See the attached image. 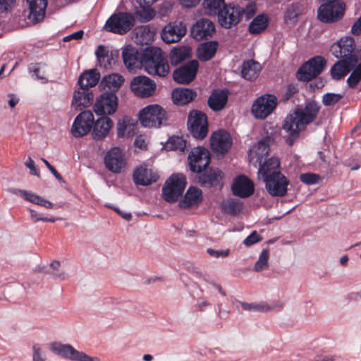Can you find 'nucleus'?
I'll return each mask as SVG.
<instances>
[{"mask_svg": "<svg viewBox=\"0 0 361 361\" xmlns=\"http://www.w3.org/2000/svg\"><path fill=\"white\" fill-rule=\"evenodd\" d=\"M122 56L128 70L144 67L149 75L163 78L169 73L168 61L160 48L147 47L140 52L130 47L123 51Z\"/></svg>", "mask_w": 361, "mask_h": 361, "instance_id": "1", "label": "nucleus"}, {"mask_svg": "<svg viewBox=\"0 0 361 361\" xmlns=\"http://www.w3.org/2000/svg\"><path fill=\"white\" fill-rule=\"evenodd\" d=\"M320 106L314 102H308L303 109L297 108L289 114L283 123V129L287 133L286 143L292 146L300 137V133L317 118Z\"/></svg>", "mask_w": 361, "mask_h": 361, "instance_id": "2", "label": "nucleus"}, {"mask_svg": "<svg viewBox=\"0 0 361 361\" xmlns=\"http://www.w3.org/2000/svg\"><path fill=\"white\" fill-rule=\"evenodd\" d=\"M139 119L144 127L159 128L167 121L166 111L159 105H149L140 111Z\"/></svg>", "mask_w": 361, "mask_h": 361, "instance_id": "3", "label": "nucleus"}, {"mask_svg": "<svg viewBox=\"0 0 361 361\" xmlns=\"http://www.w3.org/2000/svg\"><path fill=\"white\" fill-rule=\"evenodd\" d=\"M317 18L322 23H330L339 20L344 14L345 8L339 0L321 1Z\"/></svg>", "mask_w": 361, "mask_h": 361, "instance_id": "4", "label": "nucleus"}, {"mask_svg": "<svg viewBox=\"0 0 361 361\" xmlns=\"http://www.w3.org/2000/svg\"><path fill=\"white\" fill-rule=\"evenodd\" d=\"M187 184L183 174H173L165 182L162 188V197L168 202H175L182 195Z\"/></svg>", "mask_w": 361, "mask_h": 361, "instance_id": "5", "label": "nucleus"}, {"mask_svg": "<svg viewBox=\"0 0 361 361\" xmlns=\"http://www.w3.org/2000/svg\"><path fill=\"white\" fill-rule=\"evenodd\" d=\"M326 63L325 59L321 56L310 59L298 70L296 73L298 80L303 82L312 80L322 73Z\"/></svg>", "mask_w": 361, "mask_h": 361, "instance_id": "6", "label": "nucleus"}, {"mask_svg": "<svg viewBox=\"0 0 361 361\" xmlns=\"http://www.w3.org/2000/svg\"><path fill=\"white\" fill-rule=\"evenodd\" d=\"M188 127L195 139L203 140L209 131L207 115L202 111L192 110L188 118Z\"/></svg>", "mask_w": 361, "mask_h": 361, "instance_id": "7", "label": "nucleus"}, {"mask_svg": "<svg viewBox=\"0 0 361 361\" xmlns=\"http://www.w3.org/2000/svg\"><path fill=\"white\" fill-rule=\"evenodd\" d=\"M265 188L273 197H283L287 194L289 180L281 172H273L263 177Z\"/></svg>", "mask_w": 361, "mask_h": 361, "instance_id": "8", "label": "nucleus"}, {"mask_svg": "<svg viewBox=\"0 0 361 361\" xmlns=\"http://www.w3.org/2000/svg\"><path fill=\"white\" fill-rule=\"evenodd\" d=\"M133 25L134 18L128 13L113 14L105 24L106 30L119 35L126 34Z\"/></svg>", "mask_w": 361, "mask_h": 361, "instance_id": "9", "label": "nucleus"}, {"mask_svg": "<svg viewBox=\"0 0 361 361\" xmlns=\"http://www.w3.org/2000/svg\"><path fill=\"white\" fill-rule=\"evenodd\" d=\"M118 105V99L116 94L105 90L97 99L94 111L97 115L100 116L111 115L117 110Z\"/></svg>", "mask_w": 361, "mask_h": 361, "instance_id": "10", "label": "nucleus"}, {"mask_svg": "<svg viewBox=\"0 0 361 361\" xmlns=\"http://www.w3.org/2000/svg\"><path fill=\"white\" fill-rule=\"evenodd\" d=\"M276 106L277 98L274 95H262L252 104V113L255 118L264 119L274 111Z\"/></svg>", "mask_w": 361, "mask_h": 361, "instance_id": "11", "label": "nucleus"}, {"mask_svg": "<svg viewBox=\"0 0 361 361\" xmlns=\"http://www.w3.org/2000/svg\"><path fill=\"white\" fill-rule=\"evenodd\" d=\"M190 169L194 173H201L211 161L210 154L204 147L193 148L188 155Z\"/></svg>", "mask_w": 361, "mask_h": 361, "instance_id": "12", "label": "nucleus"}, {"mask_svg": "<svg viewBox=\"0 0 361 361\" xmlns=\"http://www.w3.org/2000/svg\"><path fill=\"white\" fill-rule=\"evenodd\" d=\"M51 350L62 357L75 361H100L97 357H90L83 352L75 349L72 345L54 343L51 345Z\"/></svg>", "mask_w": 361, "mask_h": 361, "instance_id": "13", "label": "nucleus"}, {"mask_svg": "<svg viewBox=\"0 0 361 361\" xmlns=\"http://www.w3.org/2000/svg\"><path fill=\"white\" fill-rule=\"evenodd\" d=\"M94 124V115L90 111H83L78 114L72 125L71 133L75 137L88 134Z\"/></svg>", "mask_w": 361, "mask_h": 361, "instance_id": "14", "label": "nucleus"}, {"mask_svg": "<svg viewBox=\"0 0 361 361\" xmlns=\"http://www.w3.org/2000/svg\"><path fill=\"white\" fill-rule=\"evenodd\" d=\"M130 90L137 97L147 98L151 97L156 90L154 80L145 75H138L131 80Z\"/></svg>", "mask_w": 361, "mask_h": 361, "instance_id": "15", "label": "nucleus"}, {"mask_svg": "<svg viewBox=\"0 0 361 361\" xmlns=\"http://www.w3.org/2000/svg\"><path fill=\"white\" fill-rule=\"evenodd\" d=\"M219 25L226 29L236 25L240 20V6L226 5L217 15Z\"/></svg>", "mask_w": 361, "mask_h": 361, "instance_id": "16", "label": "nucleus"}, {"mask_svg": "<svg viewBox=\"0 0 361 361\" xmlns=\"http://www.w3.org/2000/svg\"><path fill=\"white\" fill-rule=\"evenodd\" d=\"M199 68L197 60H192L176 69L173 73V80L178 83L188 84L196 77Z\"/></svg>", "mask_w": 361, "mask_h": 361, "instance_id": "17", "label": "nucleus"}, {"mask_svg": "<svg viewBox=\"0 0 361 361\" xmlns=\"http://www.w3.org/2000/svg\"><path fill=\"white\" fill-rule=\"evenodd\" d=\"M355 48V45L353 38L347 37L341 38L338 42L332 44L330 51L335 57L343 59L351 56H357L354 53Z\"/></svg>", "mask_w": 361, "mask_h": 361, "instance_id": "18", "label": "nucleus"}, {"mask_svg": "<svg viewBox=\"0 0 361 361\" xmlns=\"http://www.w3.org/2000/svg\"><path fill=\"white\" fill-rule=\"evenodd\" d=\"M106 168L115 173H121L126 166L124 154L118 147L111 149L104 157Z\"/></svg>", "mask_w": 361, "mask_h": 361, "instance_id": "19", "label": "nucleus"}, {"mask_svg": "<svg viewBox=\"0 0 361 361\" xmlns=\"http://www.w3.org/2000/svg\"><path fill=\"white\" fill-rule=\"evenodd\" d=\"M159 176L152 169H149L145 164L137 166L133 171V178L136 185H149L157 181Z\"/></svg>", "mask_w": 361, "mask_h": 361, "instance_id": "20", "label": "nucleus"}, {"mask_svg": "<svg viewBox=\"0 0 361 361\" xmlns=\"http://www.w3.org/2000/svg\"><path fill=\"white\" fill-rule=\"evenodd\" d=\"M215 31V25L212 21L202 18L198 20L192 27L191 35L195 39L200 41L211 38Z\"/></svg>", "mask_w": 361, "mask_h": 361, "instance_id": "21", "label": "nucleus"}, {"mask_svg": "<svg viewBox=\"0 0 361 361\" xmlns=\"http://www.w3.org/2000/svg\"><path fill=\"white\" fill-rule=\"evenodd\" d=\"M210 141L212 149L221 154L227 153L232 145L230 134L224 130L213 133Z\"/></svg>", "mask_w": 361, "mask_h": 361, "instance_id": "22", "label": "nucleus"}, {"mask_svg": "<svg viewBox=\"0 0 361 361\" xmlns=\"http://www.w3.org/2000/svg\"><path fill=\"white\" fill-rule=\"evenodd\" d=\"M186 33V27L181 22L170 23L161 32V38L167 44L179 42Z\"/></svg>", "mask_w": 361, "mask_h": 361, "instance_id": "23", "label": "nucleus"}, {"mask_svg": "<svg viewBox=\"0 0 361 361\" xmlns=\"http://www.w3.org/2000/svg\"><path fill=\"white\" fill-rule=\"evenodd\" d=\"M231 190L233 194L237 197H248L254 192V184L245 176L240 175L233 183Z\"/></svg>", "mask_w": 361, "mask_h": 361, "instance_id": "24", "label": "nucleus"}, {"mask_svg": "<svg viewBox=\"0 0 361 361\" xmlns=\"http://www.w3.org/2000/svg\"><path fill=\"white\" fill-rule=\"evenodd\" d=\"M7 190L13 195H20L25 200L32 204L44 207L47 209H52L54 207L52 202L31 191L16 188H8Z\"/></svg>", "mask_w": 361, "mask_h": 361, "instance_id": "25", "label": "nucleus"}, {"mask_svg": "<svg viewBox=\"0 0 361 361\" xmlns=\"http://www.w3.org/2000/svg\"><path fill=\"white\" fill-rule=\"evenodd\" d=\"M30 13L28 19L37 23L42 21L45 16L47 0H27Z\"/></svg>", "mask_w": 361, "mask_h": 361, "instance_id": "26", "label": "nucleus"}, {"mask_svg": "<svg viewBox=\"0 0 361 361\" xmlns=\"http://www.w3.org/2000/svg\"><path fill=\"white\" fill-rule=\"evenodd\" d=\"M224 177L223 172L219 169L209 168L204 170L199 176V182L202 187L216 186Z\"/></svg>", "mask_w": 361, "mask_h": 361, "instance_id": "27", "label": "nucleus"}, {"mask_svg": "<svg viewBox=\"0 0 361 361\" xmlns=\"http://www.w3.org/2000/svg\"><path fill=\"white\" fill-rule=\"evenodd\" d=\"M113 126L112 120L106 116H101L92 126V136L94 140L106 137Z\"/></svg>", "mask_w": 361, "mask_h": 361, "instance_id": "28", "label": "nucleus"}, {"mask_svg": "<svg viewBox=\"0 0 361 361\" xmlns=\"http://www.w3.org/2000/svg\"><path fill=\"white\" fill-rule=\"evenodd\" d=\"M94 100V94L88 88H80L75 90L73 94L72 105L76 108L87 107L92 104Z\"/></svg>", "mask_w": 361, "mask_h": 361, "instance_id": "29", "label": "nucleus"}, {"mask_svg": "<svg viewBox=\"0 0 361 361\" xmlns=\"http://www.w3.org/2000/svg\"><path fill=\"white\" fill-rule=\"evenodd\" d=\"M202 201V192L195 187H190L184 195V198L179 202V206L183 209H188L192 206H197Z\"/></svg>", "mask_w": 361, "mask_h": 361, "instance_id": "30", "label": "nucleus"}, {"mask_svg": "<svg viewBox=\"0 0 361 361\" xmlns=\"http://www.w3.org/2000/svg\"><path fill=\"white\" fill-rule=\"evenodd\" d=\"M228 102V90H214L208 98L207 104L214 111L222 110Z\"/></svg>", "mask_w": 361, "mask_h": 361, "instance_id": "31", "label": "nucleus"}, {"mask_svg": "<svg viewBox=\"0 0 361 361\" xmlns=\"http://www.w3.org/2000/svg\"><path fill=\"white\" fill-rule=\"evenodd\" d=\"M197 97L195 90L189 88H176L172 92V99L176 105H185Z\"/></svg>", "mask_w": 361, "mask_h": 361, "instance_id": "32", "label": "nucleus"}, {"mask_svg": "<svg viewBox=\"0 0 361 361\" xmlns=\"http://www.w3.org/2000/svg\"><path fill=\"white\" fill-rule=\"evenodd\" d=\"M116 130L117 135L119 137H132L135 134L136 123L130 117L124 116L118 120Z\"/></svg>", "mask_w": 361, "mask_h": 361, "instance_id": "33", "label": "nucleus"}, {"mask_svg": "<svg viewBox=\"0 0 361 361\" xmlns=\"http://www.w3.org/2000/svg\"><path fill=\"white\" fill-rule=\"evenodd\" d=\"M353 66V64H349V57L340 59L331 68V78L336 80L343 79L351 71Z\"/></svg>", "mask_w": 361, "mask_h": 361, "instance_id": "34", "label": "nucleus"}, {"mask_svg": "<svg viewBox=\"0 0 361 361\" xmlns=\"http://www.w3.org/2000/svg\"><path fill=\"white\" fill-rule=\"evenodd\" d=\"M123 81L124 79L122 75L118 73H112L104 76L101 81L100 85L103 87L104 91L107 90L109 92L116 94Z\"/></svg>", "mask_w": 361, "mask_h": 361, "instance_id": "35", "label": "nucleus"}, {"mask_svg": "<svg viewBox=\"0 0 361 361\" xmlns=\"http://www.w3.org/2000/svg\"><path fill=\"white\" fill-rule=\"evenodd\" d=\"M349 64H353L351 73L347 79V84L350 88L354 89L361 81V61L358 56L349 57Z\"/></svg>", "mask_w": 361, "mask_h": 361, "instance_id": "36", "label": "nucleus"}, {"mask_svg": "<svg viewBox=\"0 0 361 361\" xmlns=\"http://www.w3.org/2000/svg\"><path fill=\"white\" fill-rule=\"evenodd\" d=\"M219 47L217 41L202 43L197 49V57L202 61L212 59L216 54Z\"/></svg>", "mask_w": 361, "mask_h": 361, "instance_id": "37", "label": "nucleus"}, {"mask_svg": "<svg viewBox=\"0 0 361 361\" xmlns=\"http://www.w3.org/2000/svg\"><path fill=\"white\" fill-rule=\"evenodd\" d=\"M99 78L100 74L97 70L86 71L80 75L78 84L80 88L85 87L90 90L98 83Z\"/></svg>", "mask_w": 361, "mask_h": 361, "instance_id": "38", "label": "nucleus"}, {"mask_svg": "<svg viewBox=\"0 0 361 361\" xmlns=\"http://www.w3.org/2000/svg\"><path fill=\"white\" fill-rule=\"evenodd\" d=\"M220 209L224 214L235 216L243 210V203L238 199L229 198L221 203Z\"/></svg>", "mask_w": 361, "mask_h": 361, "instance_id": "39", "label": "nucleus"}, {"mask_svg": "<svg viewBox=\"0 0 361 361\" xmlns=\"http://www.w3.org/2000/svg\"><path fill=\"white\" fill-rule=\"evenodd\" d=\"M273 142L274 139L271 136H266L258 142L255 150L257 163L261 164L267 159L270 149L269 147Z\"/></svg>", "mask_w": 361, "mask_h": 361, "instance_id": "40", "label": "nucleus"}, {"mask_svg": "<svg viewBox=\"0 0 361 361\" xmlns=\"http://www.w3.org/2000/svg\"><path fill=\"white\" fill-rule=\"evenodd\" d=\"M261 68L262 67L259 62L254 60L245 61L242 66V77L246 80H253L257 77Z\"/></svg>", "mask_w": 361, "mask_h": 361, "instance_id": "41", "label": "nucleus"}, {"mask_svg": "<svg viewBox=\"0 0 361 361\" xmlns=\"http://www.w3.org/2000/svg\"><path fill=\"white\" fill-rule=\"evenodd\" d=\"M259 169L258 173L263 177H266L267 175L271 174L273 172H281L279 170L280 166L279 159L276 157H270L264 160L261 164H259Z\"/></svg>", "mask_w": 361, "mask_h": 361, "instance_id": "42", "label": "nucleus"}, {"mask_svg": "<svg viewBox=\"0 0 361 361\" xmlns=\"http://www.w3.org/2000/svg\"><path fill=\"white\" fill-rule=\"evenodd\" d=\"M190 57V49L187 47H174L170 52L169 58L173 66H177Z\"/></svg>", "mask_w": 361, "mask_h": 361, "instance_id": "43", "label": "nucleus"}, {"mask_svg": "<svg viewBox=\"0 0 361 361\" xmlns=\"http://www.w3.org/2000/svg\"><path fill=\"white\" fill-rule=\"evenodd\" d=\"M155 32L149 25H142L136 27L135 38L138 43L148 44L154 39Z\"/></svg>", "mask_w": 361, "mask_h": 361, "instance_id": "44", "label": "nucleus"}, {"mask_svg": "<svg viewBox=\"0 0 361 361\" xmlns=\"http://www.w3.org/2000/svg\"><path fill=\"white\" fill-rule=\"evenodd\" d=\"M269 19L267 15L257 16L250 23L248 30L250 33L257 35L264 31L268 26Z\"/></svg>", "mask_w": 361, "mask_h": 361, "instance_id": "45", "label": "nucleus"}, {"mask_svg": "<svg viewBox=\"0 0 361 361\" xmlns=\"http://www.w3.org/2000/svg\"><path fill=\"white\" fill-rule=\"evenodd\" d=\"M47 65L44 63H31L28 66V71L32 74V77L41 80L44 84L47 83L49 80L46 76L45 68Z\"/></svg>", "mask_w": 361, "mask_h": 361, "instance_id": "46", "label": "nucleus"}, {"mask_svg": "<svg viewBox=\"0 0 361 361\" xmlns=\"http://www.w3.org/2000/svg\"><path fill=\"white\" fill-rule=\"evenodd\" d=\"M226 5L224 0H204L203 2L205 13L209 16H217Z\"/></svg>", "mask_w": 361, "mask_h": 361, "instance_id": "47", "label": "nucleus"}, {"mask_svg": "<svg viewBox=\"0 0 361 361\" xmlns=\"http://www.w3.org/2000/svg\"><path fill=\"white\" fill-rule=\"evenodd\" d=\"M269 251L268 249H264L261 252L257 261L255 262L254 266V270L257 272H259L264 269H266L269 267Z\"/></svg>", "mask_w": 361, "mask_h": 361, "instance_id": "48", "label": "nucleus"}, {"mask_svg": "<svg viewBox=\"0 0 361 361\" xmlns=\"http://www.w3.org/2000/svg\"><path fill=\"white\" fill-rule=\"evenodd\" d=\"M185 142L181 137H170L166 142V147L169 150L183 151L185 149Z\"/></svg>", "mask_w": 361, "mask_h": 361, "instance_id": "49", "label": "nucleus"}, {"mask_svg": "<svg viewBox=\"0 0 361 361\" xmlns=\"http://www.w3.org/2000/svg\"><path fill=\"white\" fill-rule=\"evenodd\" d=\"M343 97V94L328 92L322 96V102L325 106H331L339 102Z\"/></svg>", "mask_w": 361, "mask_h": 361, "instance_id": "50", "label": "nucleus"}, {"mask_svg": "<svg viewBox=\"0 0 361 361\" xmlns=\"http://www.w3.org/2000/svg\"><path fill=\"white\" fill-rule=\"evenodd\" d=\"M300 179L303 183L312 185L317 183L320 179V177L315 173H305L300 175Z\"/></svg>", "mask_w": 361, "mask_h": 361, "instance_id": "51", "label": "nucleus"}, {"mask_svg": "<svg viewBox=\"0 0 361 361\" xmlns=\"http://www.w3.org/2000/svg\"><path fill=\"white\" fill-rule=\"evenodd\" d=\"M240 304L243 309L246 311H268L270 310V308L266 305H257L244 302H240Z\"/></svg>", "mask_w": 361, "mask_h": 361, "instance_id": "52", "label": "nucleus"}, {"mask_svg": "<svg viewBox=\"0 0 361 361\" xmlns=\"http://www.w3.org/2000/svg\"><path fill=\"white\" fill-rule=\"evenodd\" d=\"M29 212L30 214V218L33 222H37L39 221H44V222H51L54 223L57 220H59L60 218H56V217H51V218H47V217H42L34 209H29Z\"/></svg>", "mask_w": 361, "mask_h": 361, "instance_id": "53", "label": "nucleus"}, {"mask_svg": "<svg viewBox=\"0 0 361 361\" xmlns=\"http://www.w3.org/2000/svg\"><path fill=\"white\" fill-rule=\"evenodd\" d=\"M262 240V237L259 235V233L255 231H252L245 239L243 240V244L246 247H250L257 243H259Z\"/></svg>", "mask_w": 361, "mask_h": 361, "instance_id": "54", "label": "nucleus"}, {"mask_svg": "<svg viewBox=\"0 0 361 361\" xmlns=\"http://www.w3.org/2000/svg\"><path fill=\"white\" fill-rule=\"evenodd\" d=\"M256 12L255 4H249L245 8L240 7V18L245 15L247 20L250 19Z\"/></svg>", "mask_w": 361, "mask_h": 361, "instance_id": "55", "label": "nucleus"}, {"mask_svg": "<svg viewBox=\"0 0 361 361\" xmlns=\"http://www.w3.org/2000/svg\"><path fill=\"white\" fill-rule=\"evenodd\" d=\"M109 54V51L106 49L104 45L98 46L95 55L97 56L98 63H103L104 61L105 58L107 57V54Z\"/></svg>", "mask_w": 361, "mask_h": 361, "instance_id": "56", "label": "nucleus"}, {"mask_svg": "<svg viewBox=\"0 0 361 361\" xmlns=\"http://www.w3.org/2000/svg\"><path fill=\"white\" fill-rule=\"evenodd\" d=\"M61 266V264L59 261H54L50 264V267L53 269L52 275L56 278H59L61 279H65L66 278V274L64 272L59 273L58 270Z\"/></svg>", "mask_w": 361, "mask_h": 361, "instance_id": "57", "label": "nucleus"}, {"mask_svg": "<svg viewBox=\"0 0 361 361\" xmlns=\"http://www.w3.org/2000/svg\"><path fill=\"white\" fill-rule=\"evenodd\" d=\"M207 252L210 256L216 258L225 257L229 255V250H216L212 248H208Z\"/></svg>", "mask_w": 361, "mask_h": 361, "instance_id": "58", "label": "nucleus"}, {"mask_svg": "<svg viewBox=\"0 0 361 361\" xmlns=\"http://www.w3.org/2000/svg\"><path fill=\"white\" fill-rule=\"evenodd\" d=\"M33 349V361H44L45 357L43 355L41 349L38 344H35L32 347Z\"/></svg>", "mask_w": 361, "mask_h": 361, "instance_id": "59", "label": "nucleus"}, {"mask_svg": "<svg viewBox=\"0 0 361 361\" xmlns=\"http://www.w3.org/2000/svg\"><path fill=\"white\" fill-rule=\"evenodd\" d=\"M44 162L47 169L50 171V172L54 175V176L59 181L63 180L61 175L56 171V169L50 164V163L44 158L41 159Z\"/></svg>", "mask_w": 361, "mask_h": 361, "instance_id": "60", "label": "nucleus"}, {"mask_svg": "<svg viewBox=\"0 0 361 361\" xmlns=\"http://www.w3.org/2000/svg\"><path fill=\"white\" fill-rule=\"evenodd\" d=\"M25 164L30 169V174L37 176H39V172L35 166V161L31 159V157H28Z\"/></svg>", "mask_w": 361, "mask_h": 361, "instance_id": "61", "label": "nucleus"}, {"mask_svg": "<svg viewBox=\"0 0 361 361\" xmlns=\"http://www.w3.org/2000/svg\"><path fill=\"white\" fill-rule=\"evenodd\" d=\"M114 63L115 60L112 52L107 54V57L105 58L104 61L103 63H99L100 67H103L104 68H109Z\"/></svg>", "mask_w": 361, "mask_h": 361, "instance_id": "62", "label": "nucleus"}, {"mask_svg": "<svg viewBox=\"0 0 361 361\" xmlns=\"http://www.w3.org/2000/svg\"><path fill=\"white\" fill-rule=\"evenodd\" d=\"M296 92H298V88L293 84H289L287 85L286 90L284 94V99L288 100L292 97Z\"/></svg>", "mask_w": 361, "mask_h": 361, "instance_id": "63", "label": "nucleus"}, {"mask_svg": "<svg viewBox=\"0 0 361 361\" xmlns=\"http://www.w3.org/2000/svg\"><path fill=\"white\" fill-rule=\"evenodd\" d=\"M299 16V13L296 11L295 6L292 5L286 12V18L290 20H295Z\"/></svg>", "mask_w": 361, "mask_h": 361, "instance_id": "64", "label": "nucleus"}]
</instances>
